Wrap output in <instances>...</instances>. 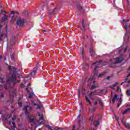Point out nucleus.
I'll list each match as a JSON object with an SVG mask.
<instances>
[{"instance_id":"bf43d9fd","label":"nucleus","mask_w":130,"mask_h":130,"mask_svg":"<svg viewBox=\"0 0 130 130\" xmlns=\"http://www.w3.org/2000/svg\"><path fill=\"white\" fill-rule=\"evenodd\" d=\"M90 96V99H91V100H94V98H93V97H92L91 96Z\"/></svg>"},{"instance_id":"4468645a","label":"nucleus","mask_w":130,"mask_h":130,"mask_svg":"<svg viewBox=\"0 0 130 130\" xmlns=\"http://www.w3.org/2000/svg\"><path fill=\"white\" fill-rule=\"evenodd\" d=\"M6 14H7V12H5V14H4L3 17H2L3 22H5L8 19V15H6Z\"/></svg>"},{"instance_id":"4c0bfd02","label":"nucleus","mask_w":130,"mask_h":130,"mask_svg":"<svg viewBox=\"0 0 130 130\" xmlns=\"http://www.w3.org/2000/svg\"><path fill=\"white\" fill-rule=\"evenodd\" d=\"M127 80V77L125 78L124 79V83H126V80Z\"/></svg>"},{"instance_id":"052dcab7","label":"nucleus","mask_w":130,"mask_h":130,"mask_svg":"<svg viewBox=\"0 0 130 130\" xmlns=\"http://www.w3.org/2000/svg\"><path fill=\"white\" fill-rule=\"evenodd\" d=\"M51 130H58V129H56L55 128H53L51 129Z\"/></svg>"},{"instance_id":"473e14b6","label":"nucleus","mask_w":130,"mask_h":130,"mask_svg":"<svg viewBox=\"0 0 130 130\" xmlns=\"http://www.w3.org/2000/svg\"><path fill=\"white\" fill-rule=\"evenodd\" d=\"M18 105H19V107H22V103L18 102Z\"/></svg>"},{"instance_id":"ea45409f","label":"nucleus","mask_w":130,"mask_h":130,"mask_svg":"<svg viewBox=\"0 0 130 130\" xmlns=\"http://www.w3.org/2000/svg\"><path fill=\"white\" fill-rule=\"evenodd\" d=\"M92 80H93V77L88 79V81H90V82H92Z\"/></svg>"},{"instance_id":"f8f14e48","label":"nucleus","mask_w":130,"mask_h":130,"mask_svg":"<svg viewBox=\"0 0 130 130\" xmlns=\"http://www.w3.org/2000/svg\"><path fill=\"white\" fill-rule=\"evenodd\" d=\"M80 51L81 52V55H82V57L83 59H85V51L84 50V49L83 48H82L80 49Z\"/></svg>"},{"instance_id":"c756f323","label":"nucleus","mask_w":130,"mask_h":130,"mask_svg":"<svg viewBox=\"0 0 130 130\" xmlns=\"http://www.w3.org/2000/svg\"><path fill=\"white\" fill-rule=\"evenodd\" d=\"M81 96V90L78 91V98H80V96Z\"/></svg>"},{"instance_id":"4be33fe9","label":"nucleus","mask_w":130,"mask_h":130,"mask_svg":"<svg viewBox=\"0 0 130 130\" xmlns=\"http://www.w3.org/2000/svg\"><path fill=\"white\" fill-rule=\"evenodd\" d=\"M123 26H124L126 31H127V23H124H124H123Z\"/></svg>"},{"instance_id":"a19ab883","label":"nucleus","mask_w":130,"mask_h":130,"mask_svg":"<svg viewBox=\"0 0 130 130\" xmlns=\"http://www.w3.org/2000/svg\"><path fill=\"white\" fill-rule=\"evenodd\" d=\"M47 127L49 129H52V128H51V126L50 125H48Z\"/></svg>"},{"instance_id":"2f4dec72","label":"nucleus","mask_w":130,"mask_h":130,"mask_svg":"<svg viewBox=\"0 0 130 130\" xmlns=\"http://www.w3.org/2000/svg\"><path fill=\"white\" fill-rule=\"evenodd\" d=\"M124 22H125V23H127V22H129V20H123V23H124Z\"/></svg>"},{"instance_id":"864d4df0","label":"nucleus","mask_w":130,"mask_h":130,"mask_svg":"<svg viewBox=\"0 0 130 130\" xmlns=\"http://www.w3.org/2000/svg\"><path fill=\"white\" fill-rule=\"evenodd\" d=\"M130 76V73H128L127 75V76H126V78H128V77H129Z\"/></svg>"},{"instance_id":"09e8293b","label":"nucleus","mask_w":130,"mask_h":130,"mask_svg":"<svg viewBox=\"0 0 130 130\" xmlns=\"http://www.w3.org/2000/svg\"><path fill=\"white\" fill-rule=\"evenodd\" d=\"M104 75V73L100 74L99 75V77H101L102 76H103Z\"/></svg>"},{"instance_id":"a878e982","label":"nucleus","mask_w":130,"mask_h":130,"mask_svg":"<svg viewBox=\"0 0 130 130\" xmlns=\"http://www.w3.org/2000/svg\"><path fill=\"white\" fill-rule=\"evenodd\" d=\"M78 124H79V127H81L82 126H81V119H79L78 120Z\"/></svg>"},{"instance_id":"5701e85b","label":"nucleus","mask_w":130,"mask_h":130,"mask_svg":"<svg viewBox=\"0 0 130 130\" xmlns=\"http://www.w3.org/2000/svg\"><path fill=\"white\" fill-rule=\"evenodd\" d=\"M124 126L125 127H126L127 128L130 129V124L129 123H128L127 124H125Z\"/></svg>"},{"instance_id":"774afa93","label":"nucleus","mask_w":130,"mask_h":130,"mask_svg":"<svg viewBox=\"0 0 130 130\" xmlns=\"http://www.w3.org/2000/svg\"><path fill=\"white\" fill-rule=\"evenodd\" d=\"M80 116H81V114H79L77 116V117H80Z\"/></svg>"},{"instance_id":"423d86ee","label":"nucleus","mask_w":130,"mask_h":130,"mask_svg":"<svg viewBox=\"0 0 130 130\" xmlns=\"http://www.w3.org/2000/svg\"><path fill=\"white\" fill-rule=\"evenodd\" d=\"M59 11L57 8H55L52 10H49V16H52V15H54V14H56Z\"/></svg>"},{"instance_id":"13d9d810","label":"nucleus","mask_w":130,"mask_h":130,"mask_svg":"<svg viewBox=\"0 0 130 130\" xmlns=\"http://www.w3.org/2000/svg\"><path fill=\"white\" fill-rule=\"evenodd\" d=\"M97 63H98V61H97V62H93V63H92V64H96Z\"/></svg>"},{"instance_id":"680f3d73","label":"nucleus","mask_w":130,"mask_h":130,"mask_svg":"<svg viewBox=\"0 0 130 130\" xmlns=\"http://www.w3.org/2000/svg\"><path fill=\"white\" fill-rule=\"evenodd\" d=\"M102 60H100L99 61H98V62H99V63H101V62H102Z\"/></svg>"},{"instance_id":"1a4fd4ad","label":"nucleus","mask_w":130,"mask_h":130,"mask_svg":"<svg viewBox=\"0 0 130 130\" xmlns=\"http://www.w3.org/2000/svg\"><path fill=\"white\" fill-rule=\"evenodd\" d=\"M8 37V35L6 34H2L0 36V41H3L4 39H6V38Z\"/></svg>"},{"instance_id":"c85d7f7f","label":"nucleus","mask_w":130,"mask_h":130,"mask_svg":"<svg viewBox=\"0 0 130 130\" xmlns=\"http://www.w3.org/2000/svg\"><path fill=\"white\" fill-rule=\"evenodd\" d=\"M118 84V83L117 82H115V83L113 85V86L114 87V88H115V87H116V86H117Z\"/></svg>"},{"instance_id":"9d476101","label":"nucleus","mask_w":130,"mask_h":130,"mask_svg":"<svg viewBox=\"0 0 130 130\" xmlns=\"http://www.w3.org/2000/svg\"><path fill=\"white\" fill-rule=\"evenodd\" d=\"M0 81H1V83H2V85L3 86H4V87L6 89V90H8V86H7L6 85V84H4V80H3V77H2V76H0Z\"/></svg>"},{"instance_id":"f704fd0d","label":"nucleus","mask_w":130,"mask_h":130,"mask_svg":"<svg viewBox=\"0 0 130 130\" xmlns=\"http://www.w3.org/2000/svg\"><path fill=\"white\" fill-rule=\"evenodd\" d=\"M1 97L3 98L4 97H5V93H4V92H2L1 94Z\"/></svg>"},{"instance_id":"cd10ccee","label":"nucleus","mask_w":130,"mask_h":130,"mask_svg":"<svg viewBox=\"0 0 130 130\" xmlns=\"http://www.w3.org/2000/svg\"><path fill=\"white\" fill-rule=\"evenodd\" d=\"M99 125V121H96V124L95 125V127H97Z\"/></svg>"},{"instance_id":"7ed1b4c3","label":"nucleus","mask_w":130,"mask_h":130,"mask_svg":"<svg viewBox=\"0 0 130 130\" xmlns=\"http://www.w3.org/2000/svg\"><path fill=\"white\" fill-rule=\"evenodd\" d=\"M17 24L19 27H23L25 24V19L24 18H19L17 20Z\"/></svg>"},{"instance_id":"9b49d317","label":"nucleus","mask_w":130,"mask_h":130,"mask_svg":"<svg viewBox=\"0 0 130 130\" xmlns=\"http://www.w3.org/2000/svg\"><path fill=\"white\" fill-rule=\"evenodd\" d=\"M103 92H104V90H97L94 91V93H95L96 95H99V96H101L100 94L103 93Z\"/></svg>"},{"instance_id":"69168bd1","label":"nucleus","mask_w":130,"mask_h":130,"mask_svg":"<svg viewBox=\"0 0 130 130\" xmlns=\"http://www.w3.org/2000/svg\"><path fill=\"white\" fill-rule=\"evenodd\" d=\"M34 105L37 106V104L36 103H34Z\"/></svg>"},{"instance_id":"338daca9","label":"nucleus","mask_w":130,"mask_h":130,"mask_svg":"<svg viewBox=\"0 0 130 130\" xmlns=\"http://www.w3.org/2000/svg\"><path fill=\"white\" fill-rule=\"evenodd\" d=\"M126 83H127L128 84H129L130 81H127Z\"/></svg>"},{"instance_id":"c9c22d12","label":"nucleus","mask_w":130,"mask_h":130,"mask_svg":"<svg viewBox=\"0 0 130 130\" xmlns=\"http://www.w3.org/2000/svg\"><path fill=\"white\" fill-rule=\"evenodd\" d=\"M125 119V118H124V117H123L121 119V121H124V120Z\"/></svg>"},{"instance_id":"8fccbe9b","label":"nucleus","mask_w":130,"mask_h":130,"mask_svg":"<svg viewBox=\"0 0 130 130\" xmlns=\"http://www.w3.org/2000/svg\"><path fill=\"white\" fill-rule=\"evenodd\" d=\"M12 125L13 126L16 127V123L15 122H12Z\"/></svg>"},{"instance_id":"49530a36","label":"nucleus","mask_w":130,"mask_h":130,"mask_svg":"<svg viewBox=\"0 0 130 130\" xmlns=\"http://www.w3.org/2000/svg\"><path fill=\"white\" fill-rule=\"evenodd\" d=\"M37 108L39 109H41V108H40V106H39V105H37Z\"/></svg>"},{"instance_id":"c03bdc74","label":"nucleus","mask_w":130,"mask_h":130,"mask_svg":"<svg viewBox=\"0 0 130 130\" xmlns=\"http://www.w3.org/2000/svg\"><path fill=\"white\" fill-rule=\"evenodd\" d=\"M12 120H16V116H14L12 117Z\"/></svg>"},{"instance_id":"bb28decb","label":"nucleus","mask_w":130,"mask_h":130,"mask_svg":"<svg viewBox=\"0 0 130 130\" xmlns=\"http://www.w3.org/2000/svg\"><path fill=\"white\" fill-rule=\"evenodd\" d=\"M28 98H30V99L33 98V95H32V93L29 94Z\"/></svg>"},{"instance_id":"7c9ffc66","label":"nucleus","mask_w":130,"mask_h":130,"mask_svg":"<svg viewBox=\"0 0 130 130\" xmlns=\"http://www.w3.org/2000/svg\"><path fill=\"white\" fill-rule=\"evenodd\" d=\"M11 14H12L13 15H14V14L16 13V14H18L17 12L16 11H11Z\"/></svg>"},{"instance_id":"6ab92c4d","label":"nucleus","mask_w":130,"mask_h":130,"mask_svg":"<svg viewBox=\"0 0 130 130\" xmlns=\"http://www.w3.org/2000/svg\"><path fill=\"white\" fill-rule=\"evenodd\" d=\"M78 8L79 11H82V12H84V11H85V9H84V8H83V7H82L81 5H79L78 6Z\"/></svg>"},{"instance_id":"e2e57ef3","label":"nucleus","mask_w":130,"mask_h":130,"mask_svg":"<svg viewBox=\"0 0 130 130\" xmlns=\"http://www.w3.org/2000/svg\"><path fill=\"white\" fill-rule=\"evenodd\" d=\"M73 129H75V128H76V126H75V125H74V126H73Z\"/></svg>"},{"instance_id":"6e6552de","label":"nucleus","mask_w":130,"mask_h":130,"mask_svg":"<svg viewBox=\"0 0 130 130\" xmlns=\"http://www.w3.org/2000/svg\"><path fill=\"white\" fill-rule=\"evenodd\" d=\"M123 60V58L119 57L116 58V61L113 63V64H116V63H120Z\"/></svg>"},{"instance_id":"a211bd4d","label":"nucleus","mask_w":130,"mask_h":130,"mask_svg":"<svg viewBox=\"0 0 130 130\" xmlns=\"http://www.w3.org/2000/svg\"><path fill=\"white\" fill-rule=\"evenodd\" d=\"M37 71H38V68L36 67V68L34 69V70L32 71L31 73V75H35V74H36L37 73Z\"/></svg>"},{"instance_id":"aec40b11","label":"nucleus","mask_w":130,"mask_h":130,"mask_svg":"<svg viewBox=\"0 0 130 130\" xmlns=\"http://www.w3.org/2000/svg\"><path fill=\"white\" fill-rule=\"evenodd\" d=\"M92 95L93 96H96V95H97V93H95V91H92L89 94V96H92Z\"/></svg>"},{"instance_id":"4d7b16f0","label":"nucleus","mask_w":130,"mask_h":130,"mask_svg":"<svg viewBox=\"0 0 130 130\" xmlns=\"http://www.w3.org/2000/svg\"><path fill=\"white\" fill-rule=\"evenodd\" d=\"M94 111H95V108H93L92 109L91 112H94Z\"/></svg>"},{"instance_id":"b1692460","label":"nucleus","mask_w":130,"mask_h":130,"mask_svg":"<svg viewBox=\"0 0 130 130\" xmlns=\"http://www.w3.org/2000/svg\"><path fill=\"white\" fill-rule=\"evenodd\" d=\"M11 59H15V55L14 54L11 55Z\"/></svg>"},{"instance_id":"f257e3e1","label":"nucleus","mask_w":130,"mask_h":130,"mask_svg":"<svg viewBox=\"0 0 130 130\" xmlns=\"http://www.w3.org/2000/svg\"><path fill=\"white\" fill-rule=\"evenodd\" d=\"M8 70L11 72V73H13V74H12L10 77H9L8 78H7L6 80V83L7 85H10L11 83H13V84H15V83H20V81L17 80V77L15 75L16 74V72L17 71V69L14 67L9 65L8 66Z\"/></svg>"},{"instance_id":"2eb2a0df","label":"nucleus","mask_w":130,"mask_h":130,"mask_svg":"<svg viewBox=\"0 0 130 130\" xmlns=\"http://www.w3.org/2000/svg\"><path fill=\"white\" fill-rule=\"evenodd\" d=\"M118 97V95L117 94L114 95V96L112 99V103H115V100H117Z\"/></svg>"},{"instance_id":"72a5a7b5","label":"nucleus","mask_w":130,"mask_h":130,"mask_svg":"<svg viewBox=\"0 0 130 130\" xmlns=\"http://www.w3.org/2000/svg\"><path fill=\"white\" fill-rule=\"evenodd\" d=\"M121 102H122V100H121V98H120L119 99V103H120V104H121Z\"/></svg>"},{"instance_id":"0eeeda50","label":"nucleus","mask_w":130,"mask_h":130,"mask_svg":"<svg viewBox=\"0 0 130 130\" xmlns=\"http://www.w3.org/2000/svg\"><path fill=\"white\" fill-rule=\"evenodd\" d=\"M9 95L10 96V98L12 99V98H14V97H15L17 95V92L16 91L11 89L9 91Z\"/></svg>"},{"instance_id":"dca6fc26","label":"nucleus","mask_w":130,"mask_h":130,"mask_svg":"<svg viewBox=\"0 0 130 130\" xmlns=\"http://www.w3.org/2000/svg\"><path fill=\"white\" fill-rule=\"evenodd\" d=\"M98 101H99V104H100L101 107H103V102H102V100L99 98H97Z\"/></svg>"},{"instance_id":"39448f33","label":"nucleus","mask_w":130,"mask_h":130,"mask_svg":"<svg viewBox=\"0 0 130 130\" xmlns=\"http://www.w3.org/2000/svg\"><path fill=\"white\" fill-rule=\"evenodd\" d=\"M89 52L91 57H95L96 54L95 53V51H94V48L92 45H91L89 48Z\"/></svg>"},{"instance_id":"3c124183","label":"nucleus","mask_w":130,"mask_h":130,"mask_svg":"<svg viewBox=\"0 0 130 130\" xmlns=\"http://www.w3.org/2000/svg\"><path fill=\"white\" fill-rule=\"evenodd\" d=\"M119 89H120L119 86H118L117 87V92H118L119 91Z\"/></svg>"},{"instance_id":"20e7f679","label":"nucleus","mask_w":130,"mask_h":130,"mask_svg":"<svg viewBox=\"0 0 130 130\" xmlns=\"http://www.w3.org/2000/svg\"><path fill=\"white\" fill-rule=\"evenodd\" d=\"M38 115L39 116V119L38 120V122H40L41 124H44L45 123V120H44V117L43 115H41L40 113H38Z\"/></svg>"},{"instance_id":"de8ad7c7","label":"nucleus","mask_w":130,"mask_h":130,"mask_svg":"<svg viewBox=\"0 0 130 130\" xmlns=\"http://www.w3.org/2000/svg\"><path fill=\"white\" fill-rule=\"evenodd\" d=\"M37 108L39 109H41V108H40V106H39V105H37Z\"/></svg>"},{"instance_id":"393cba45","label":"nucleus","mask_w":130,"mask_h":130,"mask_svg":"<svg viewBox=\"0 0 130 130\" xmlns=\"http://www.w3.org/2000/svg\"><path fill=\"white\" fill-rule=\"evenodd\" d=\"M96 87L95 86L92 85L90 88V90H93V89H96Z\"/></svg>"},{"instance_id":"f3484780","label":"nucleus","mask_w":130,"mask_h":130,"mask_svg":"<svg viewBox=\"0 0 130 130\" xmlns=\"http://www.w3.org/2000/svg\"><path fill=\"white\" fill-rule=\"evenodd\" d=\"M85 100L86 101L89 103V105H90V106H92V103L91 102V101H90V100L89 99V98H88V96H85Z\"/></svg>"},{"instance_id":"5fc2aeb1","label":"nucleus","mask_w":130,"mask_h":130,"mask_svg":"<svg viewBox=\"0 0 130 130\" xmlns=\"http://www.w3.org/2000/svg\"><path fill=\"white\" fill-rule=\"evenodd\" d=\"M98 68H99V66H96L94 68V71H96V70H97V69H98Z\"/></svg>"},{"instance_id":"79ce46f5","label":"nucleus","mask_w":130,"mask_h":130,"mask_svg":"<svg viewBox=\"0 0 130 130\" xmlns=\"http://www.w3.org/2000/svg\"><path fill=\"white\" fill-rule=\"evenodd\" d=\"M112 97H113V92H111V98H110V99H111V98H112Z\"/></svg>"},{"instance_id":"603ef678","label":"nucleus","mask_w":130,"mask_h":130,"mask_svg":"<svg viewBox=\"0 0 130 130\" xmlns=\"http://www.w3.org/2000/svg\"><path fill=\"white\" fill-rule=\"evenodd\" d=\"M97 104H98V102H97V101H95L94 102V105H97Z\"/></svg>"},{"instance_id":"0e129e2a","label":"nucleus","mask_w":130,"mask_h":130,"mask_svg":"<svg viewBox=\"0 0 130 130\" xmlns=\"http://www.w3.org/2000/svg\"><path fill=\"white\" fill-rule=\"evenodd\" d=\"M3 58V56L0 55V59H2Z\"/></svg>"},{"instance_id":"f03ea898","label":"nucleus","mask_w":130,"mask_h":130,"mask_svg":"<svg viewBox=\"0 0 130 130\" xmlns=\"http://www.w3.org/2000/svg\"><path fill=\"white\" fill-rule=\"evenodd\" d=\"M23 111H24V113L27 115L28 114V120L29 122L31 123L35 122V117L33 115H30V113L32 112L33 111V107L29 106L28 105L25 106L23 108Z\"/></svg>"},{"instance_id":"a18cd8bd","label":"nucleus","mask_w":130,"mask_h":130,"mask_svg":"<svg viewBox=\"0 0 130 130\" xmlns=\"http://www.w3.org/2000/svg\"><path fill=\"white\" fill-rule=\"evenodd\" d=\"M121 104L118 103L117 104V108L119 107V106H120Z\"/></svg>"},{"instance_id":"58836bf2","label":"nucleus","mask_w":130,"mask_h":130,"mask_svg":"<svg viewBox=\"0 0 130 130\" xmlns=\"http://www.w3.org/2000/svg\"><path fill=\"white\" fill-rule=\"evenodd\" d=\"M122 123H123V124H124V125H125V124H126V122H124V121H121Z\"/></svg>"},{"instance_id":"ddd939ff","label":"nucleus","mask_w":130,"mask_h":130,"mask_svg":"<svg viewBox=\"0 0 130 130\" xmlns=\"http://www.w3.org/2000/svg\"><path fill=\"white\" fill-rule=\"evenodd\" d=\"M126 107H128L127 109H125L122 113L123 114H124V113H126V112H128L130 111V105H126Z\"/></svg>"},{"instance_id":"412c9836","label":"nucleus","mask_w":130,"mask_h":130,"mask_svg":"<svg viewBox=\"0 0 130 130\" xmlns=\"http://www.w3.org/2000/svg\"><path fill=\"white\" fill-rule=\"evenodd\" d=\"M82 27L84 30H86V26L85 25V21H84V20H82Z\"/></svg>"},{"instance_id":"6e6d98bb","label":"nucleus","mask_w":130,"mask_h":130,"mask_svg":"<svg viewBox=\"0 0 130 130\" xmlns=\"http://www.w3.org/2000/svg\"><path fill=\"white\" fill-rule=\"evenodd\" d=\"M110 88H111V89H113V90H115V88H114V87L113 86H110Z\"/></svg>"},{"instance_id":"e433bc0d","label":"nucleus","mask_w":130,"mask_h":130,"mask_svg":"<svg viewBox=\"0 0 130 130\" xmlns=\"http://www.w3.org/2000/svg\"><path fill=\"white\" fill-rule=\"evenodd\" d=\"M109 67L110 68H112V69H115L116 68V67L113 66H110Z\"/></svg>"},{"instance_id":"37998d69","label":"nucleus","mask_w":130,"mask_h":130,"mask_svg":"<svg viewBox=\"0 0 130 130\" xmlns=\"http://www.w3.org/2000/svg\"><path fill=\"white\" fill-rule=\"evenodd\" d=\"M110 78V76H107L106 77V79L108 80V81H109V78Z\"/></svg>"}]
</instances>
